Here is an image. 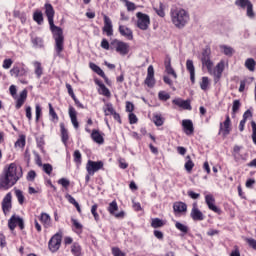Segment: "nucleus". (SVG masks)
Here are the masks:
<instances>
[{"instance_id":"f257e3e1","label":"nucleus","mask_w":256,"mask_h":256,"mask_svg":"<svg viewBox=\"0 0 256 256\" xmlns=\"http://www.w3.org/2000/svg\"><path fill=\"white\" fill-rule=\"evenodd\" d=\"M45 14L48 18L50 31H52L53 39L55 41V51L57 55H61L65 45V36L63 35V29L59 26H56L53 21L55 17V10L51 4H45Z\"/></svg>"},{"instance_id":"f03ea898","label":"nucleus","mask_w":256,"mask_h":256,"mask_svg":"<svg viewBox=\"0 0 256 256\" xmlns=\"http://www.w3.org/2000/svg\"><path fill=\"white\" fill-rule=\"evenodd\" d=\"M21 175H17V166L11 163L8 168L3 170V173L0 174V191H7L15 185Z\"/></svg>"},{"instance_id":"7ed1b4c3","label":"nucleus","mask_w":256,"mask_h":256,"mask_svg":"<svg viewBox=\"0 0 256 256\" xmlns=\"http://www.w3.org/2000/svg\"><path fill=\"white\" fill-rule=\"evenodd\" d=\"M172 23L178 29H183L185 25L189 22V13L184 9H176L171 12Z\"/></svg>"},{"instance_id":"20e7f679","label":"nucleus","mask_w":256,"mask_h":256,"mask_svg":"<svg viewBox=\"0 0 256 256\" xmlns=\"http://www.w3.org/2000/svg\"><path fill=\"white\" fill-rule=\"evenodd\" d=\"M203 67L207 68L210 75L213 74V61H211V49L206 48L202 51V56L200 58Z\"/></svg>"},{"instance_id":"39448f33","label":"nucleus","mask_w":256,"mask_h":256,"mask_svg":"<svg viewBox=\"0 0 256 256\" xmlns=\"http://www.w3.org/2000/svg\"><path fill=\"white\" fill-rule=\"evenodd\" d=\"M137 28L141 29L142 31H147L149 29V25L151 24V18L149 15L144 14L143 12H137Z\"/></svg>"},{"instance_id":"423d86ee","label":"nucleus","mask_w":256,"mask_h":256,"mask_svg":"<svg viewBox=\"0 0 256 256\" xmlns=\"http://www.w3.org/2000/svg\"><path fill=\"white\" fill-rule=\"evenodd\" d=\"M100 169H103V162L102 161H92L88 160L86 164V171L88 175H95L97 171H100Z\"/></svg>"},{"instance_id":"0eeeda50","label":"nucleus","mask_w":256,"mask_h":256,"mask_svg":"<svg viewBox=\"0 0 256 256\" xmlns=\"http://www.w3.org/2000/svg\"><path fill=\"white\" fill-rule=\"evenodd\" d=\"M111 45L115 47L116 52L120 55H127L129 53V44L123 41L115 39L111 42Z\"/></svg>"},{"instance_id":"6e6552de","label":"nucleus","mask_w":256,"mask_h":256,"mask_svg":"<svg viewBox=\"0 0 256 256\" xmlns=\"http://www.w3.org/2000/svg\"><path fill=\"white\" fill-rule=\"evenodd\" d=\"M61 239H62L61 234L56 233L54 236H52V238L48 242V247L52 253L59 251L61 247Z\"/></svg>"},{"instance_id":"1a4fd4ad","label":"nucleus","mask_w":256,"mask_h":256,"mask_svg":"<svg viewBox=\"0 0 256 256\" xmlns=\"http://www.w3.org/2000/svg\"><path fill=\"white\" fill-rule=\"evenodd\" d=\"M17 225L21 230L25 229V222L23 221V218L13 215L8 220V227L10 231H15V227H17Z\"/></svg>"},{"instance_id":"9d476101","label":"nucleus","mask_w":256,"mask_h":256,"mask_svg":"<svg viewBox=\"0 0 256 256\" xmlns=\"http://www.w3.org/2000/svg\"><path fill=\"white\" fill-rule=\"evenodd\" d=\"M107 210L110 213V215H113L114 217H116V219H123V217H125L124 211L116 213V211H119V206L117 205V201L115 200L109 204Z\"/></svg>"},{"instance_id":"9b49d317","label":"nucleus","mask_w":256,"mask_h":256,"mask_svg":"<svg viewBox=\"0 0 256 256\" xmlns=\"http://www.w3.org/2000/svg\"><path fill=\"white\" fill-rule=\"evenodd\" d=\"M231 133V118L226 115L224 123H220L219 135L222 134L223 137H227Z\"/></svg>"},{"instance_id":"f8f14e48","label":"nucleus","mask_w":256,"mask_h":256,"mask_svg":"<svg viewBox=\"0 0 256 256\" xmlns=\"http://www.w3.org/2000/svg\"><path fill=\"white\" fill-rule=\"evenodd\" d=\"M13 199V196L11 195V192L7 193L6 196L2 200V210L4 215H7L10 211L13 205L11 204V200Z\"/></svg>"},{"instance_id":"ddd939ff","label":"nucleus","mask_w":256,"mask_h":256,"mask_svg":"<svg viewBox=\"0 0 256 256\" xmlns=\"http://www.w3.org/2000/svg\"><path fill=\"white\" fill-rule=\"evenodd\" d=\"M145 85H147V87H155V69L152 65H150L147 69Z\"/></svg>"},{"instance_id":"4468645a","label":"nucleus","mask_w":256,"mask_h":256,"mask_svg":"<svg viewBox=\"0 0 256 256\" xmlns=\"http://www.w3.org/2000/svg\"><path fill=\"white\" fill-rule=\"evenodd\" d=\"M205 201L206 204L208 206V208L210 209V211H213L214 213H221V209H219L216 205H215V198L213 197V195L208 194L205 196Z\"/></svg>"},{"instance_id":"2eb2a0df","label":"nucleus","mask_w":256,"mask_h":256,"mask_svg":"<svg viewBox=\"0 0 256 256\" xmlns=\"http://www.w3.org/2000/svg\"><path fill=\"white\" fill-rule=\"evenodd\" d=\"M190 216L193 221H203V219H205V215H203V212H201V210L197 208V203L193 204Z\"/></svg>"},{"instance_id":"dca6fc26","label":"nucleus","mask_w":256,"mask_h":256,"mask_svg":"<svg viewBox=\"0 0 256 256\" xmlns=\"http://www.w3.org/2000/svg\"><path fill=\"white\" fill-rule=\"evenodd\" d=\"M173 105L180 107L181 109H185L186 111H191V101L183 100L181 98H176L172 100Z\"/></svg>"},{"instance_id":"f3484780","label":"nucleus","mask_w":256,"mask_h":256,"mask_svg":"<svg viewBox=\"0 0 256 256\" xmlns=\"http://www.w3.org/2000/svg\"><path fill=\"white\" fill-rule=\"evenodd\" d=\"M103 31L108 37H111L113 35V22L111 21V18H109V16L107 15H104Z\"/></svg>"},{"instance_id":"a211bd4d","label":"nucleus","mask_w":256,"mask_h":256,"mask_svg":"<svg viewBox=\"0 0 256 256\" xmlns=\"http://www.w3.org/2000/svg\"><path fill=\"white\" fill-rule=\"evenodd\" d=\"M28 73L27 68L25 67H19V66H14L11 70H10V75L12 77H26Z\"/></svg>"},{"instance_id":"6ab92c4d","label":"nucleus","mask_w":256,"mask_h":256,"mask_svg":"<svg viewBox=\"0 0 256 256\" xmlns=\"http://www.w3.org/2000/svg\"><path fill=\"white\" fill-rule=\"evenodd\" d=\"M119 33L122 35V37H125L128 39V41H133V31L129 28H127L124 25L119 26Z\"/></svg>"},{"instance_id":"aec40b11","label":"nucleus","mask_w":256,"mask_h":256,"mask_svg":"<svg viewBox=\"0 0 256 256\" xmlns=\"http://www.w3.org/2000/svg\"><path fill=\"white\" fill-rule=\"evenodd\" d=\"M68 113L73 127L75 129H79V122L77 121V111L75 110V108L73 106H70Z\"/></svg>"},{"instance_id":"412c9836","label":"nucleus","mask_w":256,"mask_h":256,"mask_svg":"<svg viewBox=\"0 0 256 256\" xmlns=\"http://www.w3.org/2000/svg\"><path fill=\"white\" fill-rule=\"evenodd\" d=\"M89 67L92 69V71H94V73H97V75L102 77V79H105L106 83L109 81V78H107L105 72H103V69H101V67H99L97 64L90 62Z\"/></svg>"},{"instance_id":"4be33fe9","label":"nucleus","mask_w":256,"mask_h":256,"mask_svg":"<svg viewBox=\"0 0 256 256\" xmlns=\"http://www.w3.org/2000/svg\"><path fill=\"white\" fill-rule=\"evenodd\" d=\"M223 71H225V63L221 61L216 65L215 69L212 70L211 75H214V77H216L217 79H221V75H223Z\"/></svg>"},{"instance_id":"5701e85b","label":"nucleus","mask_w":256,"mask_h":256,"mask_svg":"<svg viewBox=\"0 0 256 256\" xmlns=\"http://www.w3.org/2000/svg\"><path fill=\"white\" fill-rule=\"evenodd\" d=\"M182 127L184 128L186 135H192L193 131H195V128L193 127V121L189 119L182 121Z\"/></svg>"},{"instance_id":"b1692460","label":"nucleus","mask_w":256,"mask_h":256,"mask_svg":"<svg viewBox=\"0 0 256 256\" xmlns=\"http://www.w3.org/2000/svg\"><path fill=\"white\" fill-rule=\"evenodd\" d=\"M186 69L190 73V81L195 83V65L193 64V60L186 61Z\"/></svg>"},{"instance_id":"393cba45","label":"nucleus","mask_w":256,"mask_h":256,"mask_svg":"<svg viewBox=\"0 0 256 256\" xmlns=\"http://www.w3.org/2000/svg\"><path fill=\"white\" fill-rule=\"evenodd\" d=\"M173 210L175 213H185L187 211V204L185 202H175Z\"/></svg>"},{"instance_id":"a878e982","label":"nucleus","mask_w":256,"mask_h":256,"mask_svg":"<svg viewBox=\"0 0 256 256\" xmlns=\"http://www.w3.org/2000/svg\"><path fill=\"white\" fill-rule=\"evenodd\" d=\"M32 65L34 67V73L37 79H41V75H43V66L41 65V62L34 61Z\"/></svg>"},{"instance_id":"bb28decb","label":"nucleus","mask_w":256,"mask_h":256,"mask_svg":"<svg viewBox=\"0 0 256 256\" xmlns=\"http://www.w3.org/2000/svg\"><path fill=\"white\" fill-rule=\"evenodd\" d=\"M91 137L95 143H98V145H103V143L105 142V140L103 139V136L97 130L92 131Z\"/></svg>"},{"instance_id":"cd10ccee","label":"nucleus","mask_w":256,"mask_h":256,"mask_svg":"<svg viewBox=\"0 0 256 256\" xmlns=\"http://www.w3.org/2000/svg\"><path fill=\"white\" fill-rule=\"evenodd\" d=\"M60 131H61V138L64 145H67V141H69V132L65 129V124L60 123Z\"/></svg>"},{"instance_id":"c85d7f7f","label":"nucleus","mask_w":256,"mask_h":256,"mask_svg":"<svg viewBox=\"0 0 256 256\" xmlns=\"http://www.w3.org/2000/svg\"><path fill=\"white\" fill-rule=\"evenodd\" d=\"M71 253L74 256H82V249H81V245H79V243L75 242L72 244L71 246Z\"/></svg>"},{"instance_id":"c756f323","label":"nucleus","mask_w":256,"mask_h":256,"mask_svg":"<svg viewBox=\"0 0 256 256\" xmlns=\"http://www.w3.org/2000/svg\"><path fill=\"white\" fill-rule=\"evenodd\" d=\"M48 106H49V115L51 117L52 123H57L59 121V116L57 115V112H55V109L53 108V105H51V103H49Z\"/></svg>"},{"instance_id":"7c9ffc66","label":"nucleus","mask_w":256,"mask_h":256,"mask_svg":"<svg viewBox=\"0 0 256 256\" xmlns=\"http://www.w3.org/2000/svg\"><path fill=\"white\" fill-rule=\"evenodd\" d=\"M185 170L187 173H191L193 171V167H195V163L191 160V156H186V163L184 164Z\"/></svg>"},{"instance_id":"2f4dec72","label":"nucleus","mask_w":256,"mask_h":256,"mask_svg":"<svg viewBox=\"0 0 256 256\" xmlns=\"http://www.w3.org/2000/svg\"><path fill=\"white\" fill-rule=\"evenodd\" d=\"M245 67L246 69H248V71H251V72L255 71V67H256L255 59L253 58L246 59Z\"/></svg>"},{"instance_id":"473e14b6","label":"nucleus","mask_w":256,"mask_h":256,"mask_svg":"<svg viewBox=\"0 0 256 256\" xmlns=\"http://www.w3.org/2000/svg\"><path fill=\"white\" fill-rule=\"evenodd\" d=\"M33 19L38 25L43 24V12L41 10H36L33 14Z\"/></svg>"},{"instance_id":"72a5a7b5","label":"nucleus","mask_w":256,"mask_h":256,"mask_svg":"<svg viewBox=\"0 0 256 256\" xmlns=\"http://www.w3.org/2000/svg\"><path fill=\"white\" fill-rule=\"evenodd\" d=\"M153 123L156 125V127H161L163 123H165V119L163 116H161V114H154Z\"/></svg>"},{"instance_id":"f704fd0d","label":"nucleus","mask_w":256,"mask_h":256,"mask_svg":"<svg viewBox=\"0 0 256 256\" xmlns=\"http://www.w3.org/2000/svg\"><path fill=\"white\" fill-rule=\"evenodd\" d=\"M175 227L176 229H178V231H181V233H183L184 235H187L189 233V226L181 222H176Z\"/></svg>"},{"instance_id":"c9c22d12","label":"nucleus","mask_w":256,"mask_h":256,"mask_svg":"<svg viewBox=\"0 0 256 256\" xmlns=\"http://www.w3.org/2000/svg\"><path fill=\"white\" fill-rule=\"evenodd\" d=\"M165 225V222L159 218H152L151 220V227L153 229H159V227H163Z\"/></svg>"},{"instance_id":"e433bc0d","label":"nucleus","mask_w":256,"mask_h":256,"mask_svg":"<svg viewBox=\"0 0 256 256\" xmlns=\"http://www.w3.org/2000/svg\"><path fill=\"white\" fill-rule=\"evenodd\" d=\"M103 111L106 116L113 115L116 112L115 108H113V104L111 103H106Z\"/></svg>"},{"instance_id":"4c0bfd02","label":"nucleus","mask_w":256,"mask_h":256,"mask_svg":"<svg viewBox=\"0 0 256 256\" xmlns=\"http://www.w3.org/2000/svg\"><path fill=\"white\" fill-rule=\"evenodd\" d=\"M40 221L46 227H48V225H51V216H49V214H47V213H42L41 216H40Z\"/></svg>"},{"instance_id":"58836bf2","label":"nucleus","mask_w":256,"mask_h":256,"mask_svg":"<svg viewBox=\"0 0 256 256\" xmlns=\"http://www.w3.org/2000/svg\"><path fill=\"white\" fill-rule=\"evenodd\" d=\"M25 144H26L25 135H20L18 140L15 142L14 146L19 147L20 149H23V147H25Z\"/></svg>"},{"instance_id":"ea45409f","label":"nucleus","mask_w":256,"mask_h":256,"mask_svg":"<svg viewBox=\"0 0 256 256\" xmlns=\"http://www.w3.org/2000/svg\"><path fill=\"white\" fill-rule=\"evenodd\" d=\"M251 1L249 0H236L235 1V5H237V7H241V9H245L249 7V5H251Z\"/></svg>"},{"instance_id":"a19ab883","label":"nucleus","mask_w":256,"mask_h":256,"mask_svg":"<svg viewBox=\"0 0 256 256\" xmlns=\"http://www.w3.org/2000/svg\"><path fill=\"white\" fill-rule=\"evenodd\" d=\"M15 195L17 197L18 203L23 205V203H25V196L23 195V191L15 189Z\"/></svg>"},{"instance_id":"79ce46f5","label":"nucleus","mask_w":256,"mask_h":256,"mask_svg":"<svg viewBox=\"0 0 256 256\" xmlns=\"http://www.w3.org/2000/svg\"><path fill=\"white\" fill-rule=\"evenodd\" d=\"M100 95H104V97H111V91H109V88L105 87V84H100Z\"/></svg>"},{"instance_id":"37998d69","label":"nucleus","mask_w":256,"mask_h":256,"mask_svg":"<svg viewBox=\"0 0 256 256\" xmlns=\"http://www.w3.org/2000/svg\"><path fill=\"white\" fill-rule=\"evenodd\" d=\"M209 87V78L207 76L202 77V81L200 82V89L202 91H207V88Z\"/></svg>"},{"instance_id":"c03bdc74","label":"nucleus","mask_w":256,"mask_h":256,"mask_svg":"<svg viewBox=\"0 0 256 256\" xmlns=\"http://www.w3.org/2000/svg\"><path fill=\"white\" fill-rule=\"evenodd\" d=\"M14 17H17L18 19H20L21 23H26L27 21V14L22 13L20 11H14Z\"/></svg>"},{"instance_id":"a18cd8bd","label":"nucleus","mask_w":256,"mask_h":256,"mask_svg":"<svg viewBox=\"0 0 256 256\" xmlns=\"http://www.w3.org/2000/svg\"><path fill=\"white\" fill-rule=\"evenodd\" d=\"M239 109H241V101L234 100L232 105V114L235 115L236 113H238Z\"/></svg>"},{"instance_id":"49530a36","label":"nucleus","mask_w":256,"mask_h":256,"mask_svg":"<svg viewBox=\"0 0 256 256\" xmlns=\"http://www.w3.org/2000/svg\"><path fill=\"white\" fill-rule=\"evenodd\" d=\"M158 99H160V101H169V99H171V95L165 91H160L158 93Z\"/></svg>"},{"instance_id":"de8ad7c7","label":"nucleus","mask_w":256,"mask_h":256,"mask_svg":"<svg viewBox=\"0 0 256 256\" xmlns=\"http://www.w3.org/2000/svg\"><path fill=\"white\" fill-rule=\"evenodd\" d=\"M246 9H247V12H246L247 17H249L250 19H253L255 17V12L253 11V3L249 4V6Z\"/></svg>"},{"instance_id":"09e8293b","label":"nucleus","mask_w":256,"mask_h":256,"mask_svg":"<svg viewBox=\"0 0 256 256\" xmlns=\"http://www.w3.org/2000/svg\"><path fill=\"white\" fill-rule=\"evenodd\" d=\"M34 47H43V39L39 37L32 38Z\"/></svg>"},{"instance_id":"8fccbe9b","label":"nucleus","mask_w":256,"mask_h":256,"mask_svg":"<svg viewBox=\"0 0 256 256\" xmlns=\"http://www.w3.org/2000/svg\"><path fill=\"white\" fill-rule=\"evenodd\" d=\"M221 49H223L224 55H228L229 57H231V55H233V48L223 45V46H221Z\"/></svg>"},{"instance_id":"3c124183","label":"nucleus","mask_w":256,"mask_h":256,"mask_svg":"<svg viewBox=\"0 0 256 256\" xmlns=\"http://www.w3.org/2000/svg\"><path fill=\"white\" fill-rule=\"evenodd\" d=\"M165 71L168 75H172L175 79H177V73L175 72V69H173L172 66H166Z\"/></svg>"},{"instance_id":"603ef678","label":"nucleus","mask_w":256,"mask_h":256,"mask_svg":"<svg viewBox=\"0 0 256 256\" xmlns=\"http://www.w3.org/2000/svg\"><path fill=\"white\" fill-rule=\"evenodd\" d=\"M58 184L62 185V187L67 189V187H69V185H71V182L66 178H61V179L58 180Z\"/></svg>"},{"instance_id":"864d4df0","label":"nucleus","mask_w":256,"mask_h":256,"mask_svg":"<svg viewBox=\"0 0 256 256\" xmlns=\"http://www.w3.org/2000/svg\"><path fill=\"white\" fill-rule=\"evenodd\" d=\"M251 127H252V141L254 145H256V123L255 121L251 122Z\"/></svg>"},{"instance_id":"5fc2aeb1","label":"nucleus","mask_w":256,"mask_h":256,"mask_svg":"<svg viewBox=\"0 0 256 256\" xmlns=\"http://www.w3.org/2000/svg\"><path fill=\"white\" fill-rule=\"evenodd\" d=\"M97 204H94L91 208V213L95 219V221H99V214L97 213Z\"/></svg>"},{"instance_id":"6e6d98bb","label":"nucleus","mask_w":256,"mask_h":256,"mask_svg":"<svg viewBox=\"0 0 256 256\" xmlns=\"http://www.w3.org/2000/svg\"><path fill=\"white\" fill-rule=\"evenodd\" d=\"M43 171L46 172L47 175H51L53 172V166L51 164H44Z\"/></svg>"},{"instance_id":"4d7b16f0","label":"nucleus","mask_w":256,"mask_h":256,"mask_svg":"<svg viewBox=\"0 0 256 256\" xmlns=\"http://www.w3.org/2000/svg\"><path fill=\"white\" fill-rule=\"evenodd\" d=\"M13 65V60H11V59H5L4 61H3V65H2V67H3V69H11V66Z\"/></svg>"},{"instance_id":"13d9d810","label":"nucleus","mask_w":256,"mask_h":256,"mask_svg":"<svg viewBox=\"0 0 256 256\" xmlns=\"http://www.w3.org/2000/svg\"><path fill=\"white\" fill-rule=\"evenodd\" d=\"M112 255L114 256H125V253L121 251L118 247L112 248Z\"/></svg>"},{"instance_id":"bf43d9fd","label":"nucleus","mask_w":256,"mask_h":256,"mask_svg":"<svg viewBox=\"0 0 256 256\" xmlns=\"http://www.w3.org/2000/svg\"><path fill=\"white\" fill-rule=\"evenodd\" d=\"M246 243H248L249 247H252L256 251V240L253 238H246Z\"/></svg>"},{"instance_id":"052dcab7","label":"nucleus","mask_w":256,"mask_h":256,"mask_svg":"<svg viewBox=\"0 0 256 256\" xmlns=\"http://www.w3.org/2000/svg\"><path fill=\"white\" fill-rule=\"evenodd\" d=\"M75 229H78V231H81V229H83V224L79 223V221L77 219L72 218L71 219Z\"/></svg>"},{"instance_id":"680f3d73","label":"nucleus","mask_w":256,"mask_h":256,"mask_svg":"<svg viewBox=\"0 0 256 256\" xmlns=\"http://www.w3.org/2000/svg\"><path fill=\"white\" fill-rule=\"evenodd\" d=\"M74 161L75 163H81V152L79 150L74 151Z\"/></svg>"},{"instance_id":"e2e57ef3","label":"nucleus","mask_w":256,"mask_h":256,"mask_svg":"<svg viewBox=\"0 0 256 256\" xmlns=\"http://www.w3.org/2000/svg\"><path fill=\"white\" fill-rule=\"evenodd\" d=\"M125 3L128 11H135V3L129 0H125Z\"/></svg>"},{"instance_id":"0e129e2a","label":"nucleus","mask_w":256,"mask_h":256,"mask_svg":"<svg viewBox=\"0 0 256 256\" xmlns=\"http://www.w3.org/2000/svg\"><path fill=\"white\" fill-rule=\"evenodd\" d=\"M138 119H137V115L130 113L129 114V123L130 125H135V123H137Z\"/></svg>"},{"instance_id":"69168bd1","label":"nucleus","mask_w":256,"mask_h":256,"mask_svg":"<svg viewBox=\"0 0 256 256\" xmlns=\"http://www.w3.org/2000/svg\"><path fill=\"white\" fill-rule=\"evenodd\" d=\"M35 177H37V173L34 170L28 172L27 180L28 181H35Z\"/></svg>"},{"instance_id":"338daca9","label":"nucleus","mask_w":256,"mask_h":256,"mask_svg":"<svg viewBox=\"0 0 256 256\" xmlns=\"http://www.w3.org/2000/svg\"><path fill=\"white\" fill-rule=\"evenodd\" d=\"M36 109V121H39V119L41 118V106L39 104H36L35 106Z\"/></svg>"},{"instance_id":"774afa93","label":"nucleus","mask_w":256,"mask_h":256,"mask_svg":"<svg viewBox=\"0 0 256 256\" xmlns=\"http://www.w3.org/2000/svg\"><path fill=\"white\" fill-rule=\"evenodd\" d=\"M135 109V105L131 102H126V111L128 113H133V110Z\"/></svg>"}]
</instances>
